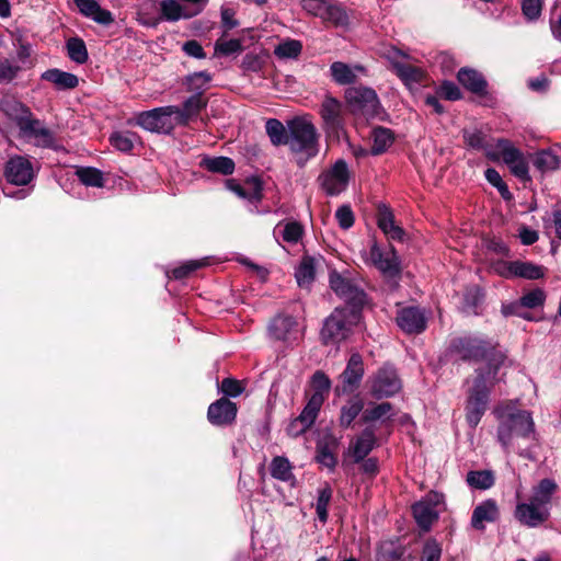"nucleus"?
Here are the masks:
<instances>
[{"label":"nucleus","mask_w":561,"mask_h":561,"mask_svg":"<svg viewBox=\"0 0 561 561\" xmlns=\"http://www.w3.org/2000/svg\"><path fill=\"white\" fill-rule=\"evenodd\" d=\"M451 348L462 360L483 362L484 366L478 369H482L486 377H499V370L507 359L505 351L497 342L478 334L455 339Z\"/></svg>","instance_id":"1"},{"label":"nucleus","mask_w":561,"mask_h":561,"mask_svg":"<svg viewBox=\"0 0 561 561\" xmlns=\"http://www.w3.org/2000/svg\"><path fill=\"white\" fill-rule=\"evenodd\" d=\"M494 415L500 422L497 438L507 448L515 437L527 438L534 434L535 424L529 412L519 410L511 403L499 404Z\"/></svg>","instance_id":"2"},{"label":"nucleus","mask_w":561,"mask_h":561,"mask_svg":"<svg viewBox=\"0 0 561 561\" xmlns=\"http://www.w3.org/2000/svg\"><path fill=\"white\" fill-rule=\"evenodd\" d=\"M500 381V377H486L482 369H476V376L467 389L465 404L466 422L471 428H476L480 423L488 409L490 392Z\"/></svg>","instance_id":"3"},{"label":"nucleus","mask_w":561,"mask_h":561,"mask_svg":"<svg viewBox=\"0 0 561 561\" xmlns=\"http://www.w3.org/2000/svg\"><path fill=\"white\" fill-rule=\"evenodd\" d=\"M360 320L362 309L350 306L336 307L323 322L320 332L322 342L325 345H339L354 333Z\"/></svg>","instance_id":"4"},{"label":"nucleus","mask_w":561,"mask_h":561,"mask_svg":"<svg viewBox=\"0 0 561 561\" xmlns=\"http://www.w3.org/2000/svg\"><path fill=\"white\" fill-rule=\"evenodd\" d=\"M288 147L291 152L300 154L298 163L302 165L319 152V134L308 117H295L288 122Z\"/></svg>","instance_id":"5"},{"label":"nucleus","mask_w":561,"mask_h":561,"mask_svg":"<svg viewBox=\"0 0 561 561\" xmlns=\"http://www.w3.org/2000/svg\"><path fill=\"white\" fill-rule=\"evenodd\" d=\"M19 136L26 142L38 147L57 150L59 148L56 133L44 122L36 118L28 110L16 118Z\"/></svg>","instance_id":"6"},{"label":"nucleus","mask_w":561,"mask_h":561,"mask_svg":"<svg viewBox=\"0 0 561 561\" xmlns=\"http://www.w3.org/2000/svg\"><path fill=\"white\" fill-rule=\"evenodd\" d=\"M345 99L350 111L354 115L365 118L375 117L380 110V102L377 93L366 87H353L346 90Z\"/></svg>","instance_id":"7"},{"label":"nucleus","mask_w":561,"mask_h":561,"mask_svg":"<svg viewBox=\"0 0 561 561\" xmlns=\"http://www.w3.org/2000/svg\"><path fill=\"white\" fill-rule=\"evenodd\" d=\"M174 113L175 110L172 105L156 107L138 113L136 115V123L149 131L170 134L178 126V123L174 121Z\"/></svg>","instance_id":"8"},{"label":"nucleus","mask_w":561,"mask_h":561,"mask_svg":"<svg viewBox=\"0 0 561 561\" xmlns=\"http://www.w3.org/2000/svg\"><path fill=\"white\" fill-rule=\"evenodd\" d=\"M495 148L499 159L502 158L504 163L510 168L512 174L522 181H528L530 179L528 162L524 153L518 148L504 138L496 140Z\"/></svg>","instance_id":"9"},{"label":"nucleus","mask_w":561,"mask_h":561,"mask_svg":"<svg viewBox=\"0 0 561 561\" xmlns=\"http://www.w3.org/2000/svg\"><path fill=\"white\" fill-rule=\"evenodd\" d=\"M330 287L342 299L346 301V306L351 308L362 309L366 301V295L356 284L342 274L333 271L330 273Z\"/></svg>","instance_id":"10"},{"label":"nucleus","mask_w":561,"mask_h":561,"mask_svg":"<svg viewBox=\"0 0 561 561\" xmlns=\"http://www.w3.org/2000/svg\"><path fill=\"white\" fill-rule=\"evenodd\" d=\"M350 180V172L344 160H337L330 169L325 170L319 176L321 187L329 195L342 193Z\"/></svg>","instance_id":"11"},{"label":"nucleus","mask_w":561,"mask_h":561,"mask_svg":"<svg viewBox=\"0 0 561 561\" xmlns=\"http://www.w3.org/2000/svg\"><path fill=\"white\" fill-rule=\"evenodd\" d=\"M36 170L27 157L13 156L4 168V176L14 185H27L35 178Z\"/></svg>","instance_id":"12"},{"label":"nucleus","mask_w":561,"mask_h":561,"mask_svg":"<svg viewBox=\"0 0 561 561\" xmlns=\"http://www.w3.org/2000/svg\"><path fill=\"white\" fill-rule=\"evenodd\" d=\"M322 128L328 134L337 133L344 124L343 104L331 95H325L319 110Z\"/></svg>","instance_id":"13"},{"label":"nucleus","mask_w":561,"mask_h":561,"mask_svg":"<svg viewBox=\"0 0 561 561\" xmlns=\"http://www.w3.org/2000/svg\"><path fill=\"white\" fill-rule=\"evenodd\" d=\"M401 389V381L391 366L380 368L373 379L371 392L377 398L391 397Z\"/></svg>","instance_id":"14"},{"label":"nucleus","mask_w":561,"mask_h":561,"mask_svg":"<svg viewBox=\"0 0 561 561\" xmlns=\"http://www.w3.org/2000/svg\"><path fill=\"white\" fill-rule=\"evenodd\" d=\"M324 400H322L318 396H310L308 398L307 404L299 414L287 427V432L291 436H297L308 428L312 426L314 423L318 413L323 404Z\"/></svg>","instance_id":"15"},{"label":"nucleus","mask_w":561,"mask_h":561,"mask_svg":"<svg viewBox=\"0 0 561 561\" xmlns=\"http://www.w3.org/2000/svg\"><path fill=\"white\" fill-rule=\"evenodd\" d=\"M238 408L227 398H220L208 407L207 419L215 426H226L234 422Z\"/></svg>","instance_id":"16"},{"label":"nucleus","mask_w":561,"mask_h":561,"mask_svg":"<svg viewBox=\"0 0 561 561\" xmlns=\"http://www.w3.org/2000/svg\"><path fill=\"white\" fill-rule=\"evenodd\" d=\"M397 324L409 334H419L426 328V317L419 307H405L398 311Z\"/></svg>","instance_id":"17"},{"label":"nucleus","mask_w":561,"mask_h":561,"mask_svg":"<svg viewBox=\"0 0 561 561\" xmlns=\"http://www.w3.org/2000/svg\"><path fill=\"white\" fill-rule=\"evenodd\" d=\"M549 516V510L540 507L530 500L528 502L518 503L515 510V517L517 520L528 527H537L543 524Z\"/></svg>","instance_id":"18"},{"label":"nucleus","mask_w":561,"mask_h":561,"mask_svg":"<svg viewBox=\"0 0 561 561\" xmlns=\"http://www.w3.org/2000/svg\"><path fill=\"white\" fill-rule=\"evenodd\" d=\"M369 259L373 264L383 274L394 276L399 274V259L393 249L383 253L380 248L374 243L370 248Z\"/></svg>","instance_id":"19"},{"label":"nucleus","mask_w":561,"mask_h":561,"mask_svg":"<svg viewBox=\"0 0 561 561\" xmlns=\"http://www.w3.org/2000/svg\"><path fill=\"white\" fill-rule=\"evenodd\" d=\"M364 376L363 358L358 353L352 354L345 370L341 375L343 391H353L360 382Z\"/></svg>","instance_id":"20"},{"label":"nucleus","mask_w":561,"mask_h":561,"mask_svg":"<svg viewBox=\"0 0 561 561\" xmlns=\"http://www.w3.org/2000/svg\"><path fill=\"white\" fill-rule=\"evenodd\" d=\"M207 105V101L199 94H193L188 99L185 100L183 103V107H179L175 105H172V107L175 110L174 113V121L178 123V125H187L188 122L196 117L199 112L205 108Z\"/></svg>","instance_id":"21"},{"label":"nucleus","mask_w":561,"mask_h":561,"mask_svg":"<svg viewBox=\"0 0 561 561\" xmlns=\"http://www.w3.org/2000/svg\"><path fill=\"white\" fill-rule=\"evenodd\" d=\"M378 227L392 240L404 241L405 231L394 222V216L389 207L380 205L378 208Z\"/></svg>","instance_id":"22"},{"label":"nucleus","mask_w":561,"mask_h":561,"mask_svg":"<svg viewBox=\"0 0 561 561\" xmlns=\"http://www.w3.org/2000/svg\"><path fill=\"white\" fill-rule=\"evenodd\" d=\"M337 448V440L332 436H327L321 439L317 445V461L333 470L337 463L335 450Z\"/></svg>","instance_id":"23"},{"label":"nucleus","mask_w":561,"mask_h":561,"mask_svg":"<svg viewBox=\"0 0 561 561\" xmlns=\"http://www.w3.org/2000/svg\"><path fill=\"white\" fill-rule=\"evenodd\" d=\"M160 11L161 20L170 22L197 15V11H191L187 5H183L176 0H162L160 2Z\"/></svg>","instance_id":"24"},{"label":"nucleus","mask_w":561,"mask_h":561,"mask_svg":"<svg viewBox=\"0 0 561 561\" xmlns=\"http://www.w3.org/2000/svg\"><path fill=\"white\" fill-rule=\"evenodd\" d=\"M497 506L494 501L488 500L478 505L471 516V526L474 529H484V524L494 522L497 517Z\"/></svg>","instance_id":"25"},{"label":"nucleus","mask_w":561,"mask_h":561,"mask_svg":"<svg viewBox=\"0 0 561 561\" xmlns=\"http://www.w3.org/2000/svg\"><path fill=\"white\" fill-rule=\"evenodd\" d=\"M376 444V436L373 428H365L351 446V451L355 462L364 458L373 450Z\"/></svg>","instance_id":"26"},{"label":"nucleus","mask_w":561,"mask_h":561,"mask_svg":"<svg viewBox=\"0 0 561 561\" xmlns=\"http://www.w3.org/2000/svg\"><path fill=\"white\" fill-rule=\"evenodd\" d=\"M557 483L551 479H542L533 489L530 501L538 504L540 507L550 510L552 496L557 491Z\"/></svg>","instance_id":"27"},{"label":"nucleus","mask_w":561,"mask_h":561,"mask_svg":"<svg viewBox=\"0 0 561 561\" xmlns=\"http://www.w3.org/2000/svg\"><path fill=\"white\" fill-rule=\"evenodd\" d=\"M457 79L462 87H465L472 93H485L486 81L478 71L473 69L462 68L458 71Z\"/></svg>","instance_id":"28"},{"label":"nucleus","mask_w":561,"mask_h":561,"mask_svg":"<svg viewBox=\"0 0 561 561\" xmlns=\"http://www.w3.org/2000/svg\"><path fill=\"white\" fill-rule=\"evenodd\" d=\"M42 79L51 82L60 90L75 89L79 84V79L76 75L56 68L46 70L42 75Z\"/></svg>","instance_id":"29"},{"label":"nucleus","mask_w":561,"mask_h":561,"mask_svg":"<svg viewBox=\"0 0 561 561\" xmlns=\"http://www.w3.org/2000/svg\"><path fill=\"white\" fill-rule=\"evenodd\" d=\"M463 140L470 148L484 150L489 159L499 160V154L495 152L496 148L492 149L488 146L485 135L480 129H463Z\"/></svg>","instance_id":"30"},{"label":"nucleus","mask_w":561,"mask_h":561,"mask_svg":"<svg viewBox=\"0 0 561 561\" xmlns=\"http://www.w3.org/2000/svg\"><path fill=\"white\" fill-rule=\"evenodd\" d=\"M330 71L333 80L341 85L354 83L357 79L356 71H364L362 66H355L354 68L348 65L335 61L331 65Z\"/></svg>","instance_id":"31"},{"label":"nucleus","mask_w":561,"mask_h":561,"mask_svg":"<svg viewBox=\"0 0 561 561\" xmlns=\"http://www.w3.org/2000/svg\"><path fill=\"white\" fill-rule=\"evenodd\" d=\"M270 472L274 479L289 482L291 485L295 484V476L293 473V467L289 460L283 456H276L272 459L270 465Z\"/></svg>","instance_id":"32"},{"label":"nucleus","mask_w":561,"mask_h":561,"mask_svg":"<svg viewBox=\"0 0 561 561\" xmlns=\"http://www.w3.org/2000/svg\"><path fill=\"white\" fill-rule=\"evenodd\" d=\"M296 320L289 316H278L270 324L271 335L280 341H287L296 327Z\"/></svg>","instance_id":"33"},{"label":"nucleus","mask_w":561,"mask_h":561,"mask_svg":"<svg viewBox=\"0 0 561 561\" xmlns=\"http://www.w3.org/2000/svg\"><path fill=\"white\" fill-rule=\"evenodd\" d=\"M322 21L329 22L335 27H347L350 24V15L342 4L330 0Z\"/></svg>","instance_id":"34"},{"label":"nucleus","mask_w":561,"mask_h":561,"mask_svg":"<svg viewBox=\"0 0 561 561\" xmlns=\"http://www.w3.org/2000/svg\"><path fill=\"white\" fill-rule=\"evenodd\" d=\"M412 510L417 525L423 529H428L438 517L437 511L432 507L431 502L420 501L413 505Z\"/></svg>","instance_id":"35"},{"label":"nucleus","mask_w":561,"mask_h":561,"mask_svg":"<svg viewBox=\"0 0 561 561\" xmlns=\"http://www.w3.org/2000/svg\"><path fill=\"white\" fill-rule=\"evenodd\" d=\"M199 164L209 172L222 175L232 174L234 171V162L228 157H205Z\"/></svg>","instance_id":"36"},{"label":"nucleus","mask_w":561,"mask_h":561,"mask_svg":"<svg viewBox=\"0 0 561 561\" xmlns=\"http://www.w3.org/2000/svg\"><path fill=\"white\" fill-rule=\"evenodd\" d=\"M392 67L398 77L407 84L421 83L425 77V72L421 68L405 62L393 61Z\"/></svg>","instance_id":"37"},{"label":"nucleus","mask_w":561,"mask_h":561,"mask_svg":"<svg viewBox=\"0 0 561 561\" xmlns=\"http://www.w3.org/2000/svg\"><path fill=\"white\" fill-rule=\"evenodd\" d=\"M511 268L514 276L526 279H539L545 276V268L533 262L514 261Z\"/></svg>","instance_id":"38"},{"label":"nucleus","mask_w":561,"mask_h":561,"mask_svg":"<svg viewBox=\"0 0 561 561\" xmlns=\"http://www.w3.org/2000/svg\"><path fill=\"white\" fill-rule=\"evenodd\" d=\"M295 276L300 287H309L316 276V259L311 256L302 257Z\"/></svg>","instance_id":"39"},{"label":"nucleus","mask_w":561,"mask_h":561,"mask_svg":"<svg viewBox=\"0 0 561 561\" xmlns=\"http://www.w3.org/2000/svg\"><path fill=\"white\" fill-rule=\"evenodd\" d=\"M211 81V75L207 71H198L188 75L184 79V84L188 92L199 94L203 96V92L207 89L208 83Z\"/></svg>","instance_id":"40"},{"label":"nucleus","mask_w":561,"mask_h":561,"mask_svg":"<svg viewBox=\"0 0 561 561\" xmlns=\"http://www.w3.org/2000/svg\"><path fill=\"white\" fill-rule=\"evenodd\" d=\"M266 133L274 146L287 145L289 138V130L275 118H271L265 125Z\"/></svg>","instance_id":"41"},{"label":"nucleus","mask_w":561,"mask_h":561,"mask_svg":"<svg viewBox=\"0 0 561 561\" xmlns=\"http://www.w3.org/2000/svg\"><path fill=\"white\" fill-rule=\"evenodd\" d=\"M364 408V403L360 398L354 397L347 401L345 405H343L341 410L340 422L344 427H348L352 422L357 417V415L362 412Z\"/></svg>","instance_id":"42"},{"label":"nucleus","mask_w":561,"mask_h":561,"mask_svg":"<svg viewBox=\"0 0 561 561\" xmlns=\"http://www.w3.org/2000/svg\"><path fill=\"white\" fill-rule=\"evenodd\" d=\"M66 48L68 57L72 61L79 65L87 62L89 54L83 39L79 37H71L67 41Z\"/></svg>","instance_id":"43"},{"label":"nucleus","mask_w":561,"mask_h":561,"mask_svg":"<svg viewBox=\"0 0 561 561\" xmlns=\"http://www.w3.org/2000/svg\"><path fill=\"white\" fill-rule=\"evenodd\" d=\"M332 493V489L329 484H325L318 491V499L314 507L317 516L322 524H325L329 517L328 506L331 502Z\"/></svg>","instance_id":"44"},{"label":"nucleus","mask_w":561,"mask_h":561,"mask_svg":"<svg viewBox=\"0 0 561 561\" xmlns=\"http://www.w3.org/2000/svg\"><path fill=\"white\" fill-rule=\"evenodd\" d=\"M374 144L371 147L373 154L382 153L393 141L392 133L388 128L378 127L373 131Z\"/></svg>","instance_id":"45"},{"label":"nucleus","mask_w":561,"mask_h":561,"mask_svg":"<svg viewBox=\"0 0 561 561\" xmlns=\"http://www.w3.org/2000/svg\"><path fill=\"white\" fill-rule=\"evenodd\" d=\"M331 389V381L329 377L321 370L316 371L311 378V394L318 396L325 401Z\"/></svg>","instance_id":"46"},{"label":"nucleus","mask_w":561,"mask_h":561,"mask_svg":"<svg viewBox=\"0 0 561 561\" xmlns=\"http://www.w3.org/2000/svg\"><path fill=\"white\" fill-rule=\"evenodd\" d=\"M467 482L470 486L479 490H485L493 485L494 477L491 471H470L467 474Z\"/></svg>","instance_id":"47"},{"label":"nucleus","mask_w":561,"mask_h":561,"mask_svg":"<svg viewBox=\"0 0 561 561\" xmlns=\"http://www.w3.org/2000/svg\"><path fill=\"white\" fill-rule=\"evenodd\" d=\"M110 140L117 150L128 152L133 149L138 137L131 131H116L111 136Z\"/></svg>","instance_id":"48"},{"label":"nucleus","mask_w":561,"mask_h":561,"mask_svg":"<svg viewBox=\"0 0 561 561\" xmlns=\"http://www.w3.org/2000/svg\"><path fill=\"white\" fill-rule=\"evenodd\" d=\"M559 163V157L551 150H541L534 158V165L540 171L554 170Z\"/></svg>","instance_id":"49"},{"label":"nucleus","mask_w":561,"mask_h":561,"mask_svg":"<svg viewBox=\"0 0 561 561\" xmlns=\"http://www.w3.org/2000/svg\"><path fill=\"white\" fill-rule=\"evenodd\" d=\"M76 174L87 186L102 187L104 184L102 172L95 168H80Z\"/></svg>","instance_id":"50"},{"label":"nucleus","mask_w":561,"mask_h":561,"mask_svg":"<svg viewBox=\"0 0 561 561\" xmlns=\"http://www.w3.org/2000/svg\"><path fill=\"white\" fill-rule=\"evenodd\" d=\"M392 405L389 402H382L373 408H368L363 413V421L366 423L383 420L389 416Z\"/></svg>","instance_id":"51"},{"label":"nucleus","mask_w":561,"mask_h":561,"mask_svg":"<svg viewBox=\"0 0 561 561\" xmlns=\"http://www.w3.org/2000/svg\"><path fill=\"white\" fill-rule=\"evenodd\" d=\"M302 45L299 41L288 39L280 43L274 50V54L279 58H296L300 55Z\"/></svg>","instance_id":"52"},{"label":"nucleus","mask_w":561,"mask_h":561,"mask_svg":"<svg viewBox=\"0 0 561 561\" xmlns=\"http://www.w3.org/2000/svg\"><path fill=\"white\" fill-rule=\"evenodd\" d=\"M546 298L547 295L543 289L535 288L523 295L519 301L523 308L534 309L543 306Z\"/></svg>","instance_id":"53"},{"label":"nucleus","mask_w":561,"mask_h":561,"mask_svg":"<svg viewBox=\"0 0 561 561\" xmlns=\"http://www.w3.org/2000/svg\"><path fill=\"white\" fill-rule=\"evenodd\" d=\"M20 71L21 67L19 65L8 58H0V82H11L18 77Z\"/></svg>","instance_id":"54"},{"label":"nucleus","mask_w":561,"mask_h":561,"mask_svg":"<svg viewBox=\"0 0 561 561\" xmlns=\"http://www.w3.org/2000/svg\"><path fill=\"white\" fill-rule=\"evenodd\" d=\"M242 50V45L239 39H229V41H217L215 44V51L218 55L229 56L232 54L240 53Z\"/></svg>","instance_id":"55"},{"label":"nucleus","mask_w":561,"mask_h":561,"mask_svg":"<svg viewBox=\"0 0 561 561\" xmlns=\"http://www.w3.org/2000/svg\"><path fill=\"white\" fill-rule=\"evenodd\" d=\"M206 263L207 262L205 259L187 261L184 264H182L181 266L174 268L172 271V275L174 278H178V279L184 278L187 275H190L192 272L205 266Z\"/></svg>","instance_id":"56"},{"label":"nucleus","mask_w":561,"mask_h":561,"mask_svg":"<svg viewBox=\"0 0 561 561\" xmlns=\"http://www.w3.org/2000/svg\"><path fill=\"white\" fill-rule=\"evenodd\" d=\"M330 0H301V8L309 14L322 20Z\"/></svg>","instance_id":"57"},{"label":"nucleus","mask_w":561,"mask_h":561,"mask_svg":"<svg viewBox=\"0 0 561 561\" xmlns=\"http://www.w3.org/2000/svg\"><path fill=\"white\" fill-rule=\"evenodd\" d=\"M484 174L488 182L495 186L504 198L511 196L507 185L503 182L500 173L495 169L489 168L485 170Z\"/></svg>","instance_id":"58"},{"label":"nucleus","mask_w":561,"mask_h":561,"mask_svg":"<svg viewBox=\"0 0 561 561\" xmlns=\"http://www.w3.org/2000/svg\"><path fill=\"white\" fill-rule=\"evenodd\" d=\"M302 236V227L298 222H287L282 231L283 240L289 243H296Z\"/></svg>","instance_id":"59"},{"label":"nucleus","mask_w":561,"mask_h":561,"mask_svg":"<svg viewBox=\"0 0 561 561\" xmlns=\"http://www.w3.org/2000/svg\"><path fill=\"white\" fill-rule=\"evenodd\" d=\"M335 218L342 229H348L354 224V214L348 205H343L337 208Z\"/></svg>","instance_id":"60"},{"label":"nucleus","mask_w":561,"mask_h":561,"mask_svg":"<svg viewBox=\"0 0 561 561\" xmlns=\"http://www.w3.org/2000/svg\"><path fill=\"white\" fill-rule=\"evenodd\" d=\"M541 8L542 4L540 0H523L522 3L523 13L530 21L539 18Z\"/></svg>","instance_id":"61"},{"label":"nucleus","mask_w":561,"mask_h":561,"mask_svg":"<svg viewBox=\"0 0 561 561\" xmlns=\"http://www.w3.org/2000/svg\"><path fill=\"white\" fill-rule=\"evenodd\" d=\"M243 390L244 387L239 380L225 378L221 382V391L228 397H238Z\"/></svg>","instance_id":"62"},{"label":"nucleus","mask_w":561,"mask_h":561,"mask_svg":"<svg viewBox=\"0 0 561 561\" xmlns=\"http://www.w3.org/2000/svg\"><path fill=\"white\" fill-rule=\"evenodd\" d=\"M440 554L442 549L439 545L434 540H430L425 543L423 548L421 561H439Z\"/></svg>","instance_id":"63"},{"label":"nucleus","mask_w":561,"mask_h":561,"mask_svg":"<svg viewBox=\"0 0 561 561\" xmlns=\"http://www.w3.org/2000/svg\"><path fill=\"white\" fill-rule=\"evenodd\" d=\"M262 60L254 54H247L242 59V68L245 71L259 72L262 69Z\"/></svg>","instance_id":"64"}]
</instances>
